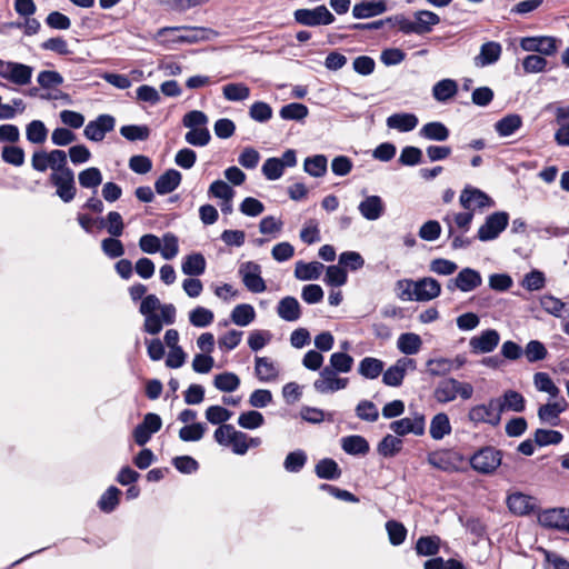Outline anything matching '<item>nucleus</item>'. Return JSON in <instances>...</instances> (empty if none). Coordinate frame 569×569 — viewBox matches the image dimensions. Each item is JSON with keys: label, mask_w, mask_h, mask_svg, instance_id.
Here are the masks:
<instances>
[{"label": "nucleus", "mask_w": 569, "mask_h": 569, "mask_svg": "<svg viewBox=\"0 0 569 569\" xmlns=\"http://www.w3.org/2000/svg\"><path fill=\"white\" fill-rule=\"evenodd\" d=\"M502 460V452L493 447H483L476 451L470 458L473 470L482 475L492 473Z\"/></svg>", "instance_id": "f257e3e1"}, {"label": "nucleus", "mask_w": 569, "mask_h": 569, "mask_svg": "<svg viewBox=\"0 0 569 569\" xmlns=\"http://www.w3.org/2000/svg\"><path fill=\"white\" fill-rule=\"evenodd\" d=\"M295 21L306 27L328 26L335 22V16L323 4L313 9H297L293 12Z\"/></svg>", "instance_id": "f03ea898"}, {"label": "nucleus", "mask_w": 569, "mask_h": 569, "mask_svg": "<svg viewBox=\"0 0 569 569\" xmlns=\"http://www.w3.org/2000/svg\"><path fill=\"white\" fill-rule=\"evenodd\" d=\"M498 399L491 398L488 403L476 405L470 408L468 419L475 425L488 423L496 427L500 423L501 412Z\"/></svg>", "instance_id": "7ed1b4c3"}, {"label": "nucleus", "mask_w": 569, "mask_h": 569, "mask_svg": "<svg viewBox=\"0 0 569 569\" xmlns=\"http://www.w3.org/2000/svg\"><path fill=\"white\" fill-rule=\"evenodd\" d=\"M348 385L349 379L339 377V372H336L329 366H325L319 372V378L313 381L315 390L321 395L343 390Z\"/></svg>", "instance_id": "20e7f679"}, {"label": "nucleus", "mask_w": 569, "mask_h": 569, "mask_svg": "<svg viewBox=\"0 0 569 569\" xmlns=\"http://www.w3.org/2000/svg\"><path fill=\"white\" fill-rule=\"evenodd\" d=\"M509 214L506 211H497L489 214L485 223L479 228L477 238L487 242L497 239L508 227Z\"/></svg>", "instance_id": "39448f33"}, {"label": "nucleus", "mask_w": 569, "mask_h": 569, "mask_svg": "<svg viewBox=\"0 0 569 569\" xmlns=\"http://www.w3.org/2000/svg\"><path fill=\"white\" fill-rule=\"evenodd\" d=\"M0 77L17 86H27L31 82L33 68L13 61H3L0 67Z\"/></svg>", "instance_id": "423d86ee"}, {"label": "nucleus", "mask_w": 569, "mask_h": 569, "mask_svg": "<svg viewBox=\"0 0 569 569\" xmlns=\"http://www.w3.org/2000/svg\"><path fill=\"white\" fill-rule=\"evenodd\" d=\"M50 182L56 187L57 196L66 203L71 202L77 193L73 170L51 172Z\"/></svg>", "instance_id": "0eeeda50"}, {"label": "nucleus", "mask_w": 569, "mask_h": 569, "mask_svg": "<svg viewBox=\"0 0 569 569\" xmlns=\"http://www.w3.org/2000/svg\"><path fill=\"white\" fill-rule=\"evenodd\" d=\"M238 272L248 291L261 293L267 289L266 282L261 277V267L257 262L247 261L241 263Z\"/></svg>", "instance_id": "6e6552de"}, {"label": "nucleus", "mask_w": 569, "mask_h": 569, "mask_svg": "<svg viewBox=\"0 0 569 569\" xmlns=\"http://www.w3.org/2000/svg\"><path fill=\"white\" fill-rule=\"evenodd\" d=\"M162 427V420L159 415L146 413L142 421L137 425L132 431V437L138 446H144Z\"/></svg>", "instance_id": "1a4fd4ad"}, {"label": "nucleus", "mask_w": 569, "mask_h": 569, "mask_svg": "<svg viewBox=\"0 0 569 569\" xmlns=\"http://www.w3.org/2000/svg\"><path fill=\"white\" fill-rule=\"evenodd\" d=\"M116 119L110 114H100L94 120L89 121L84 127V137L94 142H100L106 134L114 129Z\"/></svg>", "instance_id": "9d476101"}, {"label": "nucleus", "mask_w": 569, "mask_h": 569, "mask_svg": "<svg viewBox=\"0 0 569 569\" xmlns=\"http://www.w3.org/2000/svg\"><path fill=\"white\" fill-rule=\"evenodd\" d=\"M558 40L555 37L539 36L525 37L520 40V47L528 52H539L542 56H553L557 52Z\"/></svg>", "instance_id": "9b49d317"}, {"label": "nucleus", "mask_w": 569, "mask_h": 569, "mask_svg": "<svg viewBox=\"0 0 569 569\" xmlns=\"http://www.w3.org/2000/svg\"><path fill=\"white\" fill-rule=\"evenodd\" d=\"M500 342V335L495 329H486L469 340L470 351L475 355L490 353Z\"/></svg>", "instance_id": "f8f14e48"}, {"label": "nucleus", "mask_w": 569, "mask_h": 569, "mask_svg": "<svg viewBox=\"0 0 569 569\" xmlns=\"http://www.w3.org/2000/svg\"><path fill=\"white\" fill-rule=\"evenodd\" d=\"M183 31L182 34L177 36L174 41L193 43L200 40H208L216 36V32L207 28L198 27H173L163 28L159 31V36H164L167 32Z\"/></svg>", "instance_id": "ddd939ff"}, {"label": "nucleus", "mask_w": 569, "mask_h": 569, "mask_svg": "<svg viewBox=\"0 0 569 569\" xmlns=\"http://www.w3.org/2000/svg\"><path fill=\"white\" fill-rule=\"evenodd\" d=\"M538 521L546 528H555L569 532V509L552 508L538 515Z\"/></svg>", "instance_id": "4468645a"}, {"label": "nucleus", "mask_w": 569, "mask_h": 569, "mask_svg": "<svg viewBox=\"0 0 569 569\" xmlns=\"http://www.w3.org/2000/svg\"><path fill=\"white\" fill-rule=\"evenodd\" d=\"M459 202L463 209L471 210L472 212L476 208L482 209L493 203L487 193L470 186L461 191Z\"/></svg>", "instance_id": "2eb2a0df"}, {"label": "nucleus", "mask_w": 569, "mask_h": 569, "mask_svg": "<svg viewBox=\"0 0 569 569\" xmlns=\"http://www.w3.org/2000/svg\"><path fill=\"white\" fill-rule=\"evenodd\" d=\"M482 282L480 273L471 268H463L453 279L448 282V289H459L462 292H469L478 288Z\"/></svg>", "instance_id": "dca6fc26"}, {"label": "nucleus", "mask_w": 569, "mask_h": 569, "mask_svg": "<svg viewBox=\"0 0 569 569\" xmlns=\"http://www.w3.org/2000/svg\"><path fill=\"white\" fill-rule=\"evenodd\" d=\"M389 427L397 436H406L408 433L422 436L425 433L426 421L422 415L417 413L413 418L406 417L395 420Z\"/></svg>", "instance_id": "f3484780"}, {"label": "nucleus", "mask_w": 569, "mask_h": 569, "mask_svg": "<svg viewBox=\"0 0 569 569\" xmlns=\"http://www.w3.org/2000/svg\"><path fill=\"white\" fill-rule=\"evenodd\" d=\"M507 506L512 513L525 516L537 510L538 501L532 496L513 492L507 497Z\"/></svg>", "instance_id": "a211bd4d"}, {"label": "nucleus", "mask_w": 569, "mask_h": 569, "mask_svg": "<svg viewBox=\"0 0 569 569\" xmlns=\"http://www.w3.org/2000/svg\"><path fill=\"white\" fill-rule=\"evenodd\" d=\"M361 217L368 221L380 219L386 211V204L380 196H366L358 204Z\"/></svg>", "instance_id": "6ab92c4d"}, {"label": "nucleus", "mask_w": 569, "mask_h": 569, "mask_svg": "<svg viewBox=\"0 0 569 569\" xmlns=\"http://www.w3.org/2000/svg\"><path fill=\"white\" fill-rule=\"evenodd\" d=\"M388 10L386 0H361L352 8L355 19H369L385 13Z\"/></svg>", "instance_id": "aec40b11"}, {"label": "nucleus", "mask_w": 569, "mask_h": 569, "mask_svg": "<svg viewBox=\"0 0 569 569\" xmlns=\"http://www.w3.org/2000/svg\"><path fill=\"white\" fill-rule=\"evenodd\" d=\"M415 301H430L441 293V286L438 280L426 277L415 281Z\"/></svg>", "instance_id": "412c9836"}, {"label": "nucleus", "mask_w": 569, "mask_h": 569, "mask_svg": "<svg viewBox=\"0 0 569 569\" xmlns=\"http://www.w3.org/2000/svg\"><path fill=\"white\" fill-rule=\"evenodd\" d=\"M418 117L409 112L393 113L386 120V124L389 129H395L399 132L412 131L418 126Z\"/></svg>", "instance_id": "4be33fe9"}, {"label": "nucleus", "mask_w": 569, "mask_h": 569, "mask_svg": "<svg viewBox=\"0 0 569 569\" xmlns=\"http://www.w3.org/2000/svg\"><path fill=\"white\" fill-rule=\"evenodd\" d=\"M182 176L176 169H168L154 182V190L158 194H168L174 191L181 183Z\"/></svg>", "instance_id": "5701e85b"}, {"label": "nucleus", "mask_w": 569, "mask_h": 569, "mask_svg": "<svg viewBox=\"0 0 569 569\" xmlns=\"http://www.w3.org/2000/svg\"><path fill=\"white\" fill-rule=\"evenodd\" d=\"M501 44L496 41H488L480 47V52L475 57L477 67H486L497 62L501 56Z\"/></svg>", "instance_id": "b1692460"}, {"label": "nucleus", "mask_w": 569, "mask_h": 569, "mask_svg": "<svg viewBox=\"0 0 569 569\" xmlns=\"http://www.w3.org/2000/svg\"><path fill=\"white\" fill-rule=\"evenodd\" d=\"M277 313L282 320L295 322L301 317L300 303L295 297L287 296L279 301Z\"/></svg>", "instance_id": "393cba45"}, {"label": "nucleus", "mask_w": 569, "mask_h": 569, "mask_svg": "<svg viewBox=\"0 0 569 569\" xmlns=\"http://www.w3.org/2000/svg\"><path fill=\"white\" fill-rule=\"evenodd\" d=\"M567 407L566 401L562 399L561 402H548L542 405L538 409V417L542 423L550 425L552 427L558 426L559 416L565 411Z\"/></svg>", "instance_id": "a878e982"}, {"label": "nucleus", "mask_w": 569, "mask_h": 569, "mask_svg": "<svg viewBox=\"0 0 569 569\" xmlns=\"http://www.w3.org/2000/svg\"><path fill=\"white\" fill-rule=\"evenodd\" d=\"M419 136L426 140L443 142L449 138L450 131L442 122L431 121L420 128Z\"/></svg>", "instance_id": "bb28decb"}, {"label": "nucleus", "mask_w": 569, "mask_h": 569, "mask_svg": "<svg viewBox=\"0 0 569 569\" xmlns=\"http://www.w3.org/2000/svg\"><path fill=\"white\" fill-rule=\"evenodd\" d=\"M433 397L439 403H448L457 399V379L445 378L440 380L433 391Z\"/></svg>", "instance_id": "cd10ccee"}, {"label": "nucleus", "mask_w": 569, "mask_h": 569, "mask_svg": "<svg viewBox=\"0 0 569 569\" xmlns=\"http://www.w3.org/2000/svg\"><path fill=\"white\" fill-rule=\"evenodd\" d=\"M415 33L425 34L431 32L433 26L440 23V17L429 10H420L415 13Z\"/></svg>", "instance_id": "c85d7f7f"}, {"label": "nucleus", "mask_w": 569, "mask_h": 569, "mask_svg": "<svg viewBox=\"0 0 569 569\" xmlns=\"http://www.w3.org/2000/svg\"><path fill=\"white\" fill-rule=\"evenodd\" d=\"M499 402V410L502 413L505 410L515 412H522L525 410L526 400L523 396L516 390H507L502 397L497 398Z\"/></svg>", "instance_id": "c756f323"}, {"label": "nucleus", "mask_w": 569, "mask_h": 569, "mask_svg": "<svg viewBox=\"0 0 569 569\" xmlns=\"http://www.w3.org/2000/svg\"><path fill=\"white\" fill-rule=\"evenodd\" d=\"M458 92V83L453 79H442L436 82L432 87V97L438 102H447L452 99Z\"/></svg>", "instance_id": "7c9ffc66"}, {"label": "nucleus", "mask_w": 569, "mask_h": 569, "mask_svg": "<svg viewBox=\"0 0 569 569\" xmlns=\"http://www.w3.org/2000/svg\"><path fill=\"white\" fill-rule=\"evenodd\" d=\"M341 448L346 453L352 456H363L370 450L369 442L359 435L343 437Z\"/></svg>", "instance_id": "2f4dec72"}, {"label": "nucleus", "mask_w": 569, "mask_h": 569, "mask_svg": "<svg viewBox=\"0 0 569 569\" xmlns=\"http://www.w3.org/2000/svg\"><path fill=\"white\" fill-rule=\"evenodd\" d=\"M323 268V264L318 261H298L295 268V277L301 281L317 280Z\"/></svg>", "instance_id": "473e14b6"}, {"label": "nucleus", "mask_w": 569, "mask_h": 569, "mask_svg": "<svg viewBox=\"0 0 569 569\" xmlns=\"http://www.w3.org/2000/svg\"><path fill=\"white\" fill-rule=\"evenodd\" d=\"M522 126V118L517 113H510L495 123V130L500 137H509Z\"/></svg>", "instance_id": "72a5a7b5"}, {"label": "nucleus", "mask_w": 569, "mask_h": 569, "mask_svg": "<svg viewBox=\"0 0 569 569\" xmlns=\"http://www.w3.org/2000/svg\"><path fill=\"white\" fill-rule=\"evenodd\" d=\"M315 473L319 479L337 480L341 477V469L331 458H323L315 466Z\"/></svg>", "instance_id": "f704fd0d"}, {"label": "nucleus", "mask_w": 569, "mask_h": 569, "mask_svg": "<svg viewBox=\"0 0 569 569\" xmlns=\"http://www.w3.org/2000/svg\"><path fill=\"white\" fill-rule=\"evenodd\" d=\"M385 363L373 357H365L358 367V372L366 379H377L383 372Z\"/></svg>", "instance_id": "c9c22d12"}, {"label": "nucleus", "mask_w": 569, "mask_h": 569, "mask_svg": "<svg viewBox=\"0 0 569 569\" xmlns=\"http://www.w3.org/2000/svg\"><path fill=\"white\" fill-rule=\"evenodd\" d=\"M303 170L313 178H321L327 173L328 159L325 154L307 157L303 162Z\"/></svg>", "instance_id": "e433bc0d"}, {"label": "nucleus", "mask_w": 569, "mask_h": 569, "mask_svg": "<svg viewBox=\"0 0 569 569\" xmlns=\"http://www.w3.org/2000/svg\"><path fill=\"white\" fill-rule=\"evenodd\" d=\"M254 372L261 382H269L278 377V369L267 357H256Z\"/></svg>", "instance_id": "4c0bfd02"}, {"label": "nucleus", "mask_w": 569, "mask_h": 569, "mask_svg": "<svg viewBox=\"0 0 569 569\" xmlns=\"http://www.w3.org/2000/svg\"><path fill=\"white\" fill-rule=\"evenodd\" d=\"M421 346L422 340L420 336L413 332L401 333L397 341V348L407 356L418 353Z\"/></svg>", "instance_id": "58836bf2"}, {"label": "nucleus", "mask_w": 569, "mask_h": 569, "mask_svg": "<svg viewBox=\"0 0 569 569\" xmlns=\"http://www.w3.org/2000/svg\"><path fill=\"white\" fill-rule=\"evenodd\" d=\"M181 270L184 274L197 277L206 270V259L201 253H192L187 256L181 264Z\"/></svg>", "instance_id": "ea45409f"}, {"label": "nucleus", "mask_w": 569, "mask_h": 569, "mask_svg": "<svg viewBox=\"0 0 569 569\" xmlns=\"http://www.w3.org/2000/svg\"><path fill=\"white\" fill-rule=\"evenodd\" d=\"M430 436L435 440H441L445 436L451 432V425L447 413H437L430 422Z\"/></svg>", "instance_id": "a19ab883"}, {"label": "nucleus", "mask_w": 569, "mask_h": 569, "mask_svg": "<svg viewBox=\"0 0 569 569\" xmlns=\"http://www.w3.org/2000/svg\"><path fill=\"white\" fill-rule=\"evenodd\" d=\"M222 94L228 101L239 102L250 97V88L242 82H232L222 87Z\"/></svg>", "instance_id": "79ce46f5"}, {"label": "nucleus", "mask_w": 569, "mask_h": 569, "mask_svg": "<svg viewBox=\"0 0 569 569\" xmlns=\"http://www.w3.org/2000/svg\"><path fill=\"white\" fill-rule=\"evenodd\" d=\"M308 461V456L305 450L297 449L289 452L283 461V468L287 472L298 473L300 472Z\"/></svg>", "instance_id": "37998d69"}, {"label": "nucleus", "mask_w": 569, "mask_h": 569, "mask_svg": "<svg viewBox=\"0 0 569 569\" xmlns=\"http://www.w3.org/2000/svg\"><path fill=\"white\" fill-rule=\"evenodd\" d=\"M402 449V440L396 436L387 435L378 443L377 451L385 458L395 457Z\"/></svg>", "instance_id": "c03bdc74"}, {"label": "nucleus", "mask_w": 569, "mask_h": 569, "mask_svg": "<svg viewBox=\"0 0 569 569\" xmlns=\"http://www.w3.org/2000/svg\"><path fill=\"white\" fill-rule=\"evenodd\" d=\"M230 317L234 325L246 327L254 320L256 312L251 305L241 303L233 308Z\"/></svg>", "instance_id": "a18cd8bd"}, {"label": "nucleus", "mask_w": 569, "mask_h": 569, "mask_svg": "<svg viewBox=\"0 0 569 569\" xmlns=\"http://www.w3.org/2000/svg\"><path fill=\"white\" fill-rule=\"evenodd\" d=\"M27 140L34 144H41L48 137V129L43 121L32 120L26 127Z\"/></svg>", "instance_id": "49530a36"}, {"label": "nucleus", "mask_w": 569, "mask_h": 569, "mask_svg": "<svg viewBox=\"0 0 569 569\" xmlns=\"http://www.w3.org/2000/svg\"><path fill=\"white\" fill-rule=\"evenodd\" d=\"M120 495L121 491L117 487L110 486L98 501L99 509L106 513L112 512L119 505Z\"/></svg>", "instance_id": "de8ad7c7"}, {"label": "nucleus", "mask_w": 569, "mask_h": 569, "mask_svg": "<svg viewBox=\"0 0 569 569\" xmlns=\"http://www.w3.org/2000/svg\"><path fill=\"white\" fill-rule=\"evenodd\" d=\"M213 386L222 392H233L239 388L240 379L233 372H222L214 377Z\"/></svg>", "instance_id": "09e8293b"}, {"label": "nucleus", "mask_w": 569, "mask_h": 569, "mask_svg": "<svg viewBox=\"0 0 569 569\" xmlns=\"http://www.w3.org/2000/svg\"><path fill=\"white\" fill-rule=\"evenodd\" d=\"M533 385L538 391L546 392L552 398L558 397L560 393L559 388L547 372H536L533 375Z\"/></svg>", "instance_id": "8fccbe9b"}, {"label": "nucleus", "mask_w": 569, "mask_h": 569, "mask_svg": "<svg viewBox=\"0 0 569 569\" xmlns=\"http://www.w3.org/2000/svg\"><path fill=\"white\" fill-rule=\"evenodd\" d=\"M453 363L451 359L448 358H435L429 359L426 363L427 371L432 377H443L453 370Z\"/></svg>", "instance_id": "3c124183"}, {"label": "nucleus", "mask_w": 569, "mask_h": 569, "mask_svg": "<svg viewBox=\"0 0 569 569\" xmlns=\"http://www.w3.org/2000/svg\"><path fill=\"white\" fill-rule=\"evenodd\" d=\"M309 113V110L307 106L299 103V102H291L286 106H283L279 114L283 120H295V121H301L303 120Z\"/></svg>", "instance_id": "603ef678"}, {"label": "nucleus", "mask_w": 569, "mask_h": 569, "mask_svg": "<svg viewBox=\"0 0 569 569\" xmlns=\"http://www.w3.org/2000/svg\"><path fill=\"white\" fill-rule=\"evenodd\" d=\"M213 319V312L204 307H196L189 312V321L197 328H206L210 326Z\"/></svg>", "instance_id": "864d4df0"}, {"label": "nucleus", "mask_w": 569, "mask_h": 569, "mask_svg": "<svg viewBox=\"0 0 569 569\" xmlns=\"http://www.w3.org/2000/svg\"><path fill=\"white\" fill-rule=\"evenodd\" d=\"M79 183L82 188L96 189L102 182V173L96 167H90L78 174Z\"/></svg>", "instance_id": "5fc2aeb1"}, {"label": "nucleus", "mask_w": 569, "mask_h": 569, "mask_svg": "<svg viewBox=\"0 0 569 569\" xmlns=\"http://www.w3.org/2000/svg\"><path fill=\"white\" fill-rule=\"evenodd\" d=\"M328 366L336 372L348 373L352 369L353 358L347 352H333L330 356Z\"/></svg>", "instance_id": "6e6d98bb"}, {"label": "nucleus", "mask_w": 569, "mask_h": 569, "mask_svg": "<svg viewBox=\"0 0 569 569\" xmlns=\"http://www.w3.org/2000/svg\"><path fill=\"white\" fill-rule=\"evenodd\" d=\"M356 416L363 421L375 422L379 418L377 406L370 400H361L356 406Z\"/></svg>", "instance_id": "4d7b16f0"}, {"label": "nucleus", "mask_w": 569, "mask_h": 569, "mask_svg": "<svg viewBox=\"0 0 569 569\" xmlns=\"http://www.w3.org/2000/svg\"><path fill=\"white\" fill-rule=\"evenodd\" d=\"M386 530L388 533L389 542L392 546H400L405 542L407 537V529L401 522L397 520H389L386 522Z\"/></svg>", "instance_id": "13d9d810"}, {"label": "nucleus", "mask_w": 569, "mask_h": 569, "mask_svg": "<svg viewBox=\"0 0 569 569\" xmlns=\"http://www.w3.org/2000/svg\"><path fill=\"white\" fill-rule=\"evenodd\" d=\"M47 160L52 172H64V170H71L68 167L67 152L61 149H54L47 152Z\"/></svg>", "instance_id": "bf43d9fd"}, {"label": "nucleus", "mask_w": 569, "mask_h": 569, "mask_svg": "<svg viewBox=\"0 0 569 569\" xmlns=\"http://www.w3.org/2000/svg\"><path fill=\"white\" fill-rule=\"evenodd\" d=\"M419 556H435L439 551V538L436 536L420 537L416 543Z\"/></svg>", "instance_id": "052dcab7"}, {"label": "nucleus", "mask_w": 569, "mask_h": 569, "mask_svg": "<svg viewBox=\"0 0 569 569\" xmlns=\"http://www.w3.org/2000/svg\"><path fill=\"white\" fill-rule=\"evenodd\" d=\"M562 433L557 430L537 429L535 432V442L539 447L558 445L562 441Z\"/></svg>", "instance_id": "680f3d73"}, {"label": "nucleus", "mask_w": 569, "mask_h": 569, "mask_svg": "<svg viewBox=\"0 0 569 569\" xmlns=\"http://www.w3.org/2000/svg\"><path fill=\"white\" fill-rule=\"evenodd\" d=\"M428 462L433 468L442 471H451L455 466L449 451H436L428 455Z\"/></svg>", "instance_id": "e2e57ef3"}, {"label": "nucleus", "mask_w": 569, "mask_h": 569, "mask_svg": "<svg viewBox=\"0 0 569 569\" xmlns=\"http://www.w3.org/2000/svg\"><path fill=\"white\" fill-rule=\"evenodd\" d=\"M101 250L110 259L120 258L124 254L123 243L118 237L112 236L101 241Z\"/></svg>", "instance_id": "0e129e2a"}, {"label": "nucleus", "mask_w": 569, "mask_h": 569, "mask_svg": "<svg viewBox=\"0 0 569 569\" xmlns=\"http://www.w3.org/2000/svg\"><path fill=\"white\" fill-rule=\"evenodd\" d=\"M206 429V425L201 422L187 425L179 430V438L186 442L199 441L202 439Z\"/></svg>", "instance_id": "69168bd1"}, {"label": "nucleus", "mask_w": 569, "mask_h": 569, "mask_svg": "<svg viewBox=\"0 0 569 569\" xmlns=\"http://www.w3.org/2000/svg\"><path fill=\"white\" fill-rule=\"evenodd\" d=\"M546 284L545 273L540 270L533 269L528 272L522 281L521 286L528 291H538L541 290Z\"/></svg>", "instance_id": "338daca9"}, {"label": "nucleus", "mask_w": 569, "mask_h": 569, "mask_svg": "<svg viewBox=\"0 0 569 569\" xmlns=\"http://www.w3.org/2000/svg\"><path fill=\"white\" fill-rule=\"evenodd\" d=\"M264 423V418L261 412L250 410L242 412L238 418V425L243 429L253 430Z\"/></svg>", "instance_id": "774afa93"}]
</instances>
